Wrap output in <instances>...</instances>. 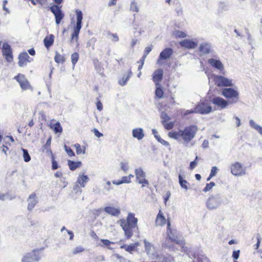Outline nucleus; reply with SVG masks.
Wrapping results in <instances>:
<instances>
[{"mask_svg": "<svg viewBox=\"0 0 262 262\" xmlns=\"http://www.w3.org/2000/svg\"><path fill=\"white\" fill-rule=\"evenodd\" d=\"M137 218L135 217V214L133 213H129L126 219H120L118 223L122 227L125 237L126 239H129L133 235L134 230L138 229Z\"/></svg>", "mask_w": 262, "mask_h": 262, "instance_id": "f257e3e1", "label": "nucleus"}, {"mask_svg": "<svg viewBox=\"0 0 262 262\" xmlns=\"http://www.w3.org/2000/svg\"><path fill=\"white\" fill-rule=\"evenodd\" d=\"M198 127L195 125H190L181 129V139L185 144L189 143L195 137Z\"/></svg>", "mask_w": 262, "mask_h": 262, "instance_id": "f03ea898", "label": "nucleus"}, {"mask_svg": "<svg viewBox=\"0 0 262 262\" xmlns=\"http://www.w3.org/2000/svg\"><path fill=\"white\" fill-rule=\"evenodd\" d=\"M76 14L77 21L76 25L74 27L73 32L71 34V41L73 40L77 41L79 38V34L82 27V20L83 18V14L81 10L76 9L75 11Z\"/></svg>", "mask_w": 262, "mask_h": 262, "instance_id": "7ed1b4c3", "label": "nucleus"}, {"mask_svg": "<svg viewBox=\"0 0 262 262\" xmlns=\"http://www.w3.org/2000/svg\"><path fill=\"white\" fill-rule=\"evenodd\" d=\"M53 2L55 5L51 6L50 10L55 16L56 24L59 25L64 16L61 10V6H59L62 3L63 0H53Z\"/></svg>", "mask_w": 262, "mask_h": 262, "instance_id": "20e7f679", "label": "nucleus"}, {"mask_svg": "<svg viewBox=\"0 0 262 262\" xmlns=\"http://www.w3.org/2000/svg\"><path fill=\"white\" fill-rule=\"evenodd\" d=\"M222 95L227 98L229 103H234L238 101L239 93L232 88H225L222 91Z\"/></svg>", "mask_w": 262, "mask_h": 262, "instance_id": "39448f33", "label": "nucleus"}, {"mask_svg": "<svg viewBox=\"0 0 262 262\" xmlns=\"http://www.w3.org/2000/svg\"><path fill=\"white\" fill-rule=\"evenodd\" d=\"M135 175L137 182L142 185V187L148 186V181L145 179V173L142 168L136 169L135 170Z\"/></svg>", "mask_w": 262, "mask_h": 262, "instance_id": "423d86ee", "label": "nucleus"}, {"mask_svg": "<svg viewBox=\"0 0 262 262\" xmlns=\"http://www.w3.org/2000/svg\"><path fill=\"white\" fill-rule=\"evenodd\" d=\"M14 79L18 82L23 90H27L31 88L29 81L24 74H18L14 77Z\"/></svg>", "mask_w": 262, "mask_h": 262, "instance_id": "0eeeda50", "label": "nucleus"}, {"mask_svg": "<svg viewBox=\"0 0 262 262\" xmlns=\"http://www.w3.org/2000/svg\"><path fill=\"white\" fill-rule=\"evenodd\" d=\"M18 59L17 64L19 67H26L28 63L33 60V59L31 58L26 52L20 53L18 56Z\"/></svg>", "mask_w": 262, "mask_h": 262, "instance_id": "6e6552de", "label": "nucleus"}, {"mask_svg": "<svg viewBox=\"0 0 262 262\" xmlns=\"http://www.w3.org/2000/svg\"><path fill=\"white\" fill-rule=\"evenodd\" d=\"M2 50V54L5 57L7 61L8 62H12L13 61V56L10 46L7 42H4Z\"/></svg>", "mask_w": 262, "mask_h": 262, "instance_id": "1a4fd4ad", "label": "nucleus"}, {"mask_svg": "<svg viewBox=\"0 0 262 262\" xmlns=\"http://www.w3.org/2000/svg\"><path fill=\"white\" fill-rule=\"evenodd\" d=\"M231 172L232 174L237 176L244 175L246 173L245 169L240 163L236 162L231 165Z\"/></svg>", "mask_w": 262, "mask_h": 262, "instance_id": "9d476101", "label": "nucleus"}, {"mask_svg": "<svg viewBox=\"0 0 262 262\" xmlns=\"http://www.w3.org/2000/svg\"><path fill=\"white\" fill-rule=\"evenodd\" d=\"M214 81L218 86H231L232 85L231 79L221 75H215L214 77Z\"/></svg>", "mask_w": 262, "mask_h": 262, "instance_id": "9b49d317", "label": "nucleus"}, {"mask_svg": "<svg viewBox=\"0 0 262 262\" xmlns=\"http://www.w3.org/2000/svg\"><path fill=\"white\" fill-rule=\"evenodd\" d=\"M195 112L201 114L209 113L211 110V107L205 102L199 103L195 107Z\"/></svg>", "mask_w": 262, "mask_h": 262, "instance_id": "f8f14e48", "label": "nucleus"}, {"mask_svg": "<svg viewBox=\"0 0 262 262\" xmlns=\"http://www.w3.org/2000/svg\"><path fill=\"white\" fill-rule=\"evenodd\" d=\"M161 118L162 119V124L166 129L170 130L173 127L174 125V122H168V121L170 120V118L166 113L163 112L161 115Z\"/></svg>", "mask_w": 262, "mask_h": 262, "instance_id": "ddd939ff", "label": "nucleus"}, {"mask_svg": "<svg viewBox=\"0 0 262 262\" xmlns=\"http://www.w3.org/2000/svg\"><path fill=\"white\" fill-rule=\"evenodd\" d=\"M211 101L213 104L216 105L217 108L220 109H224L226 108L229 103L227 101L219 97H215L213 98Z\"/></svg>", "mask_w": 262, "mask_h": 262, "instance_id": "4468645a", "label": "nucleus"}, {"mask_svg": "<svg viewBox=\"0 0 262 262\" xmlns=\"http://www.w3.org/2000/svg\"><path fill=\"white\" fill-rule=\"evenodd\" d=\"M163 76V71L161 69H159L156 70L153 74L152 79L155 82L156 86L160 84V82L162 81Z\"/></svg>", "mask_w": 262, "mask_h": 262, "instance_id": "2eb2a0df", "label": "nucleus"}, {"mask_svg": "<svg viewBox=\"0 0 262 262\" xmlns=\"http://www.w3.org/2000/svg\"><path fill=\"white\" fill-rule=\"evenodd\" d=\"M172 53L173 50L172 49L170 48L165 49L160 54L157 62L160 63L161 60L169 58L172 55Z\"/></svg>", "mask_w": 262, "mask_h": 262, "instance_id": "dca6fc26", "label": "nucleus"}, {"mask_svg": "<svg viewBox=\"0 0 262 262\" xmlns=\"http://www.w3.org/2000/svg\"><path fill=\"white\" fill-rule=\"evenodd\" d=\"M168 220H169V219L166 220L161 210H160L157 215L155 223L157 226H163L167 224Z\"/></svg>", "mask_w": 262, "mask_h": 262, "instance_id": "f3484780", "label": "nucleus"}, {"mask_svg": "<svg viewBox=\"0 0 262 262\" xmlns=\"http://www.w3.org/2000/svg\"><path fill=\"white\" fill-rule=\"evenodd\" d=\"M167 234L169 238L172 242H176L178 239V236L176 234V232L173 231L171 228V225L170 220H168L167 222Z\"/></svg>", "mask_w": 262, "mask_h": 262, "instance_id": "a211bd4d", "label": "nucleus"}, {"mask_svg": "<svg viewBox=\"0 0 262 262\" xmlns=\"http://www.w3.org/2000/svg\"><path fill=\"white\" fill-rule=\"evenodd\" d=\"M208 63L212 67L222 71L224 70V66L220 60L214 58H210L208 60Z\"/></svg>", "mask_w": 262, "mask_h": 262, "instance_id": "6ab92c4d", "label": "nucleus"}, {"mask_svg": "<svg viewBox=\"0 0 262 262\" xmlns=\"http://www.w3.org/2000/svg\"><path fill=\"white\" fill-rule=\"evenodd\" d=\"M14 142V139L12 136H6L4 139V143L2 146V151L6 154L7 151L9 150L8 145H10L11 143Z\"/></svg>", "mask_w": 262, "mask_h": 262, "instance_id": "aec40b11", "label": "nucleus"}, {"mask_svg": "<svg viewBox=\"0 0 262 262\" xmlns=\"http://www.w3.org/2000/svg\"><path fill=\"white\" fill-rule=\"evenodd\" d=\"M219 205V203L214 197H210L207 201V206L209 209L216 208Z\"/></svg>", "mask_w": 262, "mask_h": 262, "instance_id": "412c9836", "label": "nucleus"}, {"mask_svg": "<svg viewBox=\"0 0 262 262\" xmlns=\"http://www.w3.org/2000/svg\"><path fill=\"white\" fill-rule=\"evenodd\" d=\"M104 210L107 213L115 216H119L120 213V210L119 208H117L111 206L105 207L104 208Z\"/></svg>", "mask_w": 262, "mask_h": 262, "instance_id": "4be33fe9", "label": "nucleus"}, {"mask_svg": "<svg viewBox=\"0 0 262 262\" xmlns=\"http://www.w3.org/2000/svg\"><path fill=\"white\" fill-rule=\"evenodd\" d=\"M180 45L187 49H193L197 46L196 43L193 41L185 39L180 42Z\"/></svg>", "mask_w": 262, "mask_h": 262, "instance_id": "5701e85b", "label": "nucleus"}, {"mask_svg": "<svg viewBox=\"0 0 262 262\" xmlns=\"http://www.w3.org/2000/svg\"><path fill=\"white\" fill-rule=\"evenodd\" d=\"M29 202L28 205V209L31 211L33 209V208L37 203V201L36 199V194L35 193H33L29 195Z\"/></svg>", "mask_w": 262, "mask_h": 262, "instance_id": "b1692460", "label": "nucleus"}, {"mask_svg": "<svg viewBox=\"0 0 262 262\" xmlns=\"http://www.w3.org/2000/svg\"><path fill=\"white\" fill-rule=\"evenodd\" d=\"M133 136L140 140L143 138L144 134L143 130L141 128H136L132 130Z\"/></svg>", "mask_w": 262, "mask_h": 262, "instance_id": "393cba45", "label": "nucleus"}, {"mask_svg": "<svg viewBox=\"0 0 262 262\" xmlns=\"http://www.w3.org/2000/svg\"><path fill=\"white\" fill-rule=\"evenodd\" d=\"M54 41V36L53 34L47 35L43 39L44 45L48 49L53 45Z\"/></svg>", "mask_w": 262, "mask_h": 262, "instance_id": "a878e982", "label": "nucleus"}, {"mask_svg": "<svg viewBox=\"0 0 262 262\" xmlns=\"http://www.w3.org/2000/svg\"><path fill=\"white\" fill-rule=\"evenodd\" d=\"M139 246V243L136 242L134 244H130L128 246L124 244L120 246V248L124 249L127 252H128L130 253H132L133 251H135L136 248H137Z\"/></svg>", "mask_w": 262, "mask_h": 262, "instance_id": "bb28decb", "label": "nucleus"}, {"mask_svg": "<svg viewBox=\"0 0 262 262\" xmlns=\"http://www.w3.org/2000/svg\"><path fill=\"white\" fill-rule=\"evenodd\" d=\"M134 178V175L130 174L128 176H124L122 178L121 180L113 181V183L116 185H120L123 183H129L131 182V179Z\"/></svg>", "mask_w": 262, "mask_h": 262, "instance_id": "cd10ccee", "label": "nucleus"}, {"mask_svg": "<svg viewBox=\"0 0 262 262\" xmlns=\"http://www.w3.org/2000/svg\"><path fill=\"white\" fill-rule=\"evenodd\" d=\"M89 179L87 176L84 174H80L78 177L77 183L81 187H84L85 185V183L89 181Z\"/></svg>", "mask_w": 262, "mask_h": 262, "instance_id": "c85d7f7f", "label": "nucleus"}, {"mask_svg": "<svg viewBox=\"0 0 262 262\" xmlns=\"http://www.w3.org/2000/svg\"><path fill=\"white\" fill-rule=\"evenodd\" d=\"M68 164L70 169L72 171H74L77 168L80 167L81 166L82 163L80 161L75 162L71 160H68Z\"/></svg>", "mask_w": 262, "mask_h": 262, "instance_id": "c756f323", "label": "nucleus"}, {"mask_svg": "<svg viewBox=\"0 0 262 262\" xmlns=\"http://www.w3.org/2000/svg\"><path fill=\"white\" fill-rule=\"evenodd\" d=\"M51 129L54 130L55 133H61L62 132V128L59 122H57L55 123H51L50 125Z\"/></svg>", "mask_w": 262, "mask_h": 262, "instance_id": "7c9ffc66", "label": "nucleus"}, {"mask_svg": "<svg viewBox=\"0 0 262 262\" xmlns=\"http://www.w3.org/2000/svg\"><path fill=\"white\" fill-rule=\"evenodd\" d=\"M179 182L181 187L187 190L188 189L189 183L185 180H184L181 174L179 176Z\"/></svg>", "mask_w": 262, "mask_h": 262, "instance_id": "2f4dec72", "label": "nucleus"}, {"mask_svg": "<svg viewBox=\"0 0 262 262\" xmlns=\"http://www.w3.org/2000/svg\"><path fill=\"white\" fill-rule=\"evenodd\" d=\"M76 149V152L77 155L84 154L85 152V147L84 146H81L79 143H76L74 145Z\"/></svg>", "mask_w": 262, "mask_h": 262, "instance_id": "473e14b6", "label": "nucleus"}, {"mask_svg": "<svg viewBox=\"0 0 262 262\" xmlns=\"http://www.w3.org/2000/svg\"><path fill=\"white\" fill-rule=\"evenodd\" d=\"M54 60L57 63H63L65 61L66 58L63 56L56 52L54 57Z\"/></svg>", "mask_w": 262, "mask_h": 262, "instance_id": "72a5a7b5", "label": "nucleus"}, {"mask_svg": "<svg viewBox=\"0 0 262 262\" xmlns=\"http://www.w3.org/2000/svg\"><path fill=\"white\" fill-rule=\"evenodd\" d=\"M100 243L99 244V246L101 247H107V248L111 249V248L110 247L111 245L114 244L113 242H111L108 239H101L100 240Z\"/></svg>", "mask_w": 262, "mask_h": 262, "instance_id": "f704fd0d", "label": "nucleus"}, {"mask_svg": "<svg viewBox=\"0 0 262 262\" xmlns=\"http://www.w3.org/2000/svg\"><path fill=\"white\" fill-rule=\"evenodd\" d=\"M164 92L161 85L156 86L155 91V95L158 99H161L163 97Z\"/></svg>", "mask_w": 262, "mask_h": 262, "instance_id": "c9c22d12", "label": "nucleus"}, {"mask_svg": "<svg viewBox=\"0 0 262 262\" xmlns=\"http://www.w3.org/2000/svg\"><path fill=\"white\" fill-rule=\"evenodd\" d=\"M181 129L179 130L178 132H171L168 133V136L170 138L175 139L181 138Z\"/></svg>", "mask_w": 262, "mask_h": 262, "instance_id": "e433bc0d", "label": "nucleus"}, {"mask_svg": "<svg viewBox=\"0 0 262 262\" xmlns=\"http://www.w3.org/2000/svg\"><path fill=\"white\" fill-rule=\"evenodd\" d=\"M132 74V72L130 71L127 76H124L123 77L120 79L119 83L121 85H124L126 84L127 81L129 80Z\"/></svg>", "mask_w": 262, "mask_h": 262, "instance_id": "4c0bfd02", "label": "nucleus"}, {"mask_svg": "<svg viewBox=\"0 0 262 262\" xmlns=\"http://www.w3.org/2000/svg\"><path fill=\"white\" fill-rule=\"evenodd\" d=\"M173 35L176 38H182L186 37V34L180 30H176L173 32Z\"/></svg>", "mask_w": 262, "mask_h": 262, "instance_id": "58836bf2", "label": "nucleus"}, {"mask_svg": "<svg viewBox=\"0 0 262 262\" xmlns=\"http://www.w3.org/2000/svg\"><path fill=\"white\" fill-rule=\"evenodd\" d=\"M79 58V54L75 52L71 55V61L73 66H75Z\"/></svg>", "mask_w": 262, "mask_h": 262, "instance_id": "ea45409f", "label": "nucleus"}, {"mask_svg": "<svg viewBox=\"0 0 262 262\" xmlns=\"http://www.w3.org/2000/svg\"><path fill=\"white\" fill-rule=\"evenodd\" d=\"M33 260V254L28 253L22 259L23 262H32Z\"/></svg>", "mask_w": 262, "mask_h": 262, "instance_id": "a19ab883", "label": "nucleus"}, {"mask_svg": "<svg viewBox=\"0 0 262 262\" xmlns=\"http://www.w3.org/2000/svg\"><path fill=\"white\" fill-rule=\"evenodd\" d=\"M23 158L24 160L26 162H28L30 161L31 158L27 149H23Z\"/></svg>", "mask_w": 262, "mask_h": 262, "instance_id": "79ce46f5", "label": "nucleus"}, {"mask_svg": "<svg viewBox=\"0 0 262 262\" xmlns=\"http://www.w3.org/2000/svg\"><path fill=\"white\" fill-rule=\"evenodd\" d=\"M51 144V137H49L47 140L46 143L43 145V148L47 150V151L52 152L50 146Z\"/></svg>", "mask_w": 262, "mask_h": 262, "instance_id": "37998d69", "label": "nucleus"}, {"mask_svg": "<svg viewBox=\"0 0 262 262\" xmlns=\"http://www.w3.org/2000/svg\"><path fill=\"white\" fill-rule=\"evenodd\" d=\"M250 125L251 126L254 127L255 129H256L261 135H262V127L260 126L255 124L253 120H250Z\"/></svg>", "mask_w": 262, "mask_h": 262, "instance_id": "c03bdc74", "label": "nucleus"}, {"mask_svg": "<svg viewBox=\"0 0 262 262\" xmlns=\"http://www.w3.org/2000/svg\"><path fill=\"white\" fill-rule=\"evenodd\" d=\"M64 148L66 151L67 152V154L70 157H74L75 156V154L74 152L73 151V150L69 146H68L66 145H64Z\"/></svg>", "mask_w": 262, "mask_h": 262, "instance_id": "a18cd8bd", "label": "nucleus"}, {"mask_svg": "<svg viewBox=\"0 0 262 262\" xmlns=\"http://www.w3.org/2000/svg\"><path fill=\"white\" fill-rule=\"evenodd\" d=\"M215 186V183L213 182H211L209 183H207L206 185V186L203 189V191L207 192L210 190L212 188Z\"/></svg>", "mask_w": 262, "mask_h": 262, "instance_id": "49530a36", "label": "nucleus"}, {"mask_svg": "<svg viewBox=\"0 0 262 262\" xmlns=\"http://www.w3.org/2000/svg\"><path fill=\"white\" fill-rule=\"evenodd\" d=\"M217 169L216 167L214 166V167H212L210 175L207 179V181H209L212 177H213V176H214L216 174V173L217 172Z\"/></svg>", "mask_w": 262, "mask_h": 262, "instance_id": "de8ad7c7", "label": "nucleus"}, {"mask_svg": "<svg viewBox=\"0 0 262 262\" xmlns=\"http://www.w3.org/2000/svg\"><path fill=\"white\" fill-rule=\"evenodd\" d=\"M199 159V157L196 156L193 161L190 162L189 165V169L190 170L193 169L198 164V160Z\"/></svg>", "mask_w": 262, "mask_h": 262, "instance_id": "09e8293b", "label": "nucleus"}, {"mask_svg": "<svg viewBox=\"0 0 262 262\" xmlns=\"http://www.w3.org/2000/svg\"><path fill=\"white\" fill-rule=\"evenodd\" d=\"M84 251V249L82 247H76L73 251L72 253L74 255L77 254L78 253L82 252Z\"/></svg>", "mask_w": 262, "mask_h": 262, "instance_id": "8fccbe9b", "label": "nucleus"}, {"mask_svg": "<svg viewBox=\"0 0 262 262\" xmlns=\"http://www.w3.org/2000/svg\"><path fill=\"white\" fill-rule=\"evenodd\" d=\"M146 58V57L142 56V57L140 58L139 61L138 62L139 63H140V64L139 65V67H138L139 70H140L142 68Z\"/></svg>", "mask_w": 262, "mask_h": 262, "instance_id": "3c124183", "label": "nucleus"}, {"mask_svg": "<svg viewBox=\"0 0 262 262\" xmlns=\"http://www.w3.org/2000/svg\"><path fill=\"white\" fill-rule=\"evenodd\" d=\"M143 242L144 244L145 250L146 251H149L151 247V244L147 242L146 239H144Z\"/></svg>", "mask_w": 262, "mask_h": 262, "instance_id": "603ef678", "label": "nucleus"}, {"mask_svg": "<svg viewBox=\"0 0 262 262\" xmlns=\"http://www.w3.org/2000/svg\"><path fill=\"white\" fill-rule=\"evenodd\" d=\"M152 50V46L146 47L143 56L146 57L147 55Z\"/></svg>", "mask_w": 262, "mask_h": 262, "instance_id": "864d4df0", "label": "nucleus"}, {"mask_svg": "<svg viewBox=\"0 0 262 262\" xmlns=\"http://www.w3.org/2000/svg\"><path fill=\"white\" fill-rule=\"evenodd\" d=\"M52 169L53 170L57 169L58 168V164L57 162L54 160V158L53 156L52 157Z\"/></svg>", "mask_w": 262, "mask_h": 262, "instance_id": "5fc2aeb1", "label": "nucleus"}, {"mask_svg": "<svg viewBox=\"0 0 262 262\" xmlns=\"http://www.w3.org/2000/svg\"><path fill=\"white\" fill-rule=\"evenodd\" d=\"M158 141L160 143H161L162 145H165L166 146H168L170 145V144H169L168 142L164 140V139H162L161 138H160L158 140Z\"/></svg>", "mask_w": 262, "mask_h": 262, "instance_id": "6e6d98bb", "label": "nucleus"}, {"mask_svg": "<svg viewBox=\"0 0 262 262\" xmlns=\"http://www.w3.org/2000/svg\"><path fill=\"white\" fill-rule=\"evenodd\" d=\"M96 106H97V109L99 111H101L103 109V105H102V103L101 102V101L98 100L97 102H96Z\"/></svg>", "mask_w": 262, "mask_h": 262, "instance_id": "4d7b16f0", "label": "nucleus"}, {"mask_svg": "<svg viewBox=\"0 0 262 262\" xmlns=\"http://www.w3.org/2000/svg\"><path fill=\"white\" fill-rule=\"evenodd\" d=\"M239 256V250L234 251L232 254V257L233 258L237 259L238 258Z\"/></svg>", "mask_w": 262, "mask_h": 262, "instance_id": "13d9d810", "label": "nucleus"}, {"mask_svg": "<svg viewBox=\"0 0 262 262\" xmlns=\"http://www.w3.org/2000/svg\"><path fill=\"white\" fill-rule=\"evenodd\" d=\"M193 113H196V112H195V108H194V110L185 111V112L184 113L183 115L184 116H186V115H189L190 114H193Z\"/></svg>", "mask_w": 262, "mask_h": 262, "instance_id": "bf43d9fd", "label": "nucleus"}, {"mask_svg": "<svg viewBox=\"0 0 262 262\" xmlns=\"http://www.w3.org/2000/svg\"><path fill=\"white\" fill-rule=\"evenodd\" d=\"M171 195V193L169 191H168L167 192H166V194L165 195V196H164V203L165 204L166 203L167 201L168 200V199H169L170 196Z\"/></svg>", "mask_w": 262, "mask_h": 262, "instance_id": "052dcab7", "label": "nucleus"}, {"mask_svg": "<svg viewBox=\"0 0 262 262\" xmlns=\"http://www.w3.org/2000/svg\"><path fill=\"white\" fill-rule=\"evenodd\" d=\"M93 132H94L95 135L98 138L101 137L103 136V134L102 133H100L98 131V130H97V129H95V128L94 129Z\"/></svg>", "mask_w": 262, "mask_h": 262, "instance_id": "680f3d73", "label": "nucleus"}, {"mask_svg": "<svg viewBox=\"0 0 262 262\" xmlns=\"http://www.w3.org/2000/svg\"><path fill=\"white\" fill-rule=\"evenodd\" d=\"M36 2L40 4L41 6L46 5L47 4V0H36Z\"/></svg>", "mask_w": 262, "mask_h": 262, "instance_id": "e2e57ef3", "label": "nucleus"}, {"mask_svg": "<svg viewBox=\"0 0 262 262\" xmlns=\"http://www.w3.org/2000/svg\"><path fill=\"white\" fill-rule=\"evenodd\" d=\"M152 132L154 135V137L157 140H158L161 137L158 134V132L155 129H152Z\"/></svg>", "mask_w": 262, "mask_h": 262, "instance_id": "0e129e2a", "label": "nucleus"}, {"mask_svg": "<svg viewBox=\"0 0 262 262\" xmlns=\"http://www.w3.org/2000/svg\"><path fill=\"white\" fill-rule=\"evenodd\" d=\"M28 53H29V54L31 55V56H34L35 55L36 52H35V50L33 48L28 50Z\"/></svg>", "mask_w": 262, "mask_h": 262, "instance_id": "69168bd1", "label": "nucleus"}, {"mask_svg": "<svg viewBox=\"0 0 262 262\" xmlns=\"http://www.w3.org/2000/svg\"><path fill=\"white\" fill-rule=\"evenodd\" d=\"M169 101L171 104H175L176 101H174L173 96L171 94L169 96Z\"/></svg>", "mask_w": 262, "mask_h": 262, "instance_id": "338daca9", "label": "nucleus"}, {"mask_svg": "<svg viewBox=\"0 0 262 262\" xmlns=\"http://www.w3.org/2000/svg\"><path fill=\"white\" fill-rule=\"evenodd\" d=\"M117 0H110V1L109 2L108 4V5L109 6H114L116 4V2H117Z\"/></svg>", "mask_w": 262, "mask_h": 262, "instance_id": "774afa93", "label": "nucleus"}]
</instances>
